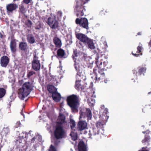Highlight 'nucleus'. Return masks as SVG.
I'll return each instance as SVG.
<instances>
[{"instance_id": "680f3d73", "label": "nucleus", "mask_w": 151, "mask_h": 151, "mask_svg": "<svg viewBox=\"0 0 151 151\" xmlns=\"http://www.w3.org/2000/svg\"><path fill=\"white\" fill-rule=\"evenodd\" d=\"M143 133L144 134H145V132H143Z\"/></svg>"}, {"instance_id": "f8f14e48", "label": "nucleus", "mask_w": 151, "mask_h": 151, "mask_svg": "<svg viewBox=\"0 0 151 151\" xmlns=\"http://www.w3.org/2000/svg\"><path fill=\"white\" fill-rule=\"evenodd\" d=\"M79 55V53H78L77 50H74L73 53L72 55V58L74 62V67H76L77 65H81V63L78 58V57L79 58L80 57V56Z\"/></svg>"}, {"instance_id": "a878e982", "label": "nucleus", "mask_w": 151, "mask_h": 151, "mask_svg": "<svg viewBox=\"0 0 151 151\" xmlns=\"http://www.w3.org/2000/svg\"><path fill=\"white\" fill-rule=\"evenodd\" d=\"M150 137L148 134H146L145 136V138L142 141V142L144 145H146L148 146L149 145V142L150 141Z\"/></svg>"}, {"instance_id": "4d7b16f0", "label": "nucleus", "mask_w": 151, "mask_h": 151, "mask_svg": "<svg viewBox=\"0 0 151 151\" xmlns=\"http://www.w3.org/2000/svg\"><path fill=\"white\" fill-rule=\"evenodd\" d=\"M149 45L151 47V40H150V42Z\"/></svg>"}, {"instance_id": "c756f323", "label": "nucleus", "mask_w": 151, "mask_h": 151, "mask_svg": "<svg viewBox=\"0 0 151 151\" xmlns=\"http://www.w3.org/2000/svg\"><path fill=\"white\" fill-rule=\"evenodd\" d=\"M27 10L22 4L19 6V12L22 14H25Z\"/></svg>"}, {"instance_id": "20e7f679", "label": "nucleus", "mask_w": 151, "mask_h": 151, "mask_svg": "<svg viewBox=\"0 0 151 151\" xmlns=\"http://www.w3.org/2000/svg\"><path fill=\"white\" fill-rule=\"evenodd\" d=\"M103 58H104L105 59H106L105 58L104 55H101V57H100L99 54L97 53L95 58V63L97 66H99L100 65H101L100 64H101V66L103 67V68L106 70L110 68L111 65L108 62L107 60H106L105 61H104L103 59Z\"/></svg>"}, {"instance_id": "7ed1b4c3", "label": "nucleus", "mask_w": 151, "mask_h": 151, "mask_svg": "<svg viewBox=\"0 0 151 151\" xmlns=\"http://www.w3.org/2000/svg\"><path fill=\"white\" fill-rule=\"evenodd\" d=\"M86 2L83 0H77L76 5L74 10L77 17H80L84 15L86 12L85 6L83 5Z\"/></svg>"}, {"instance_id": "3c124183", "label": "nucleus", "mask_w": 151, "mask_h": 151, "mask_svg": "<svg viewBox=\"0 0 151 151\" xmlns=\"http://www.w3.org/2000/svg\"><path fill=\"white\" fill-rule=\"evenodd\" d=\"M132 53L133 55L136 57H138L139 55V54H138L134 53L133 52Z\"/></svg>"}, {"instance_id": "a18cd8bd", "label": "nucleus", "mask_w": 151, "mask_h": 151, "mask_svg": "<svg viewBox=\"0 0 151 151\" xmlns=\"http://www.w3.org/2000/svg\"><path fill=\"white\" fill-rule=\"evenodd\" d=\"M31 1L32 0H23L22 2H23L26 4H28L30 3Z\"/></svg>"}, {"instance_id": "ddd939ff", "label": "nucleus", "mask_w": 151, "mask_h": 151, "mask_svg": "<svg viewBox=\"0 0 151 151\" xmlns=\"http://www.w3.org/2000/svg\"><path fill=\"white\" fill-rule=\"evenodd\" d=\"M76 37L80 41L85 44L90 39L86 35L81 33H78L76 34Z\"/></svg>"}, {"instance_id": "cd10ccee", "label": "nucleus", "mask_w": 151, "mask_h": 151, "mask_svg": "<svg viewBox=\"0 0 151 151\" xmlns=\"http://www.w3.org/2000/svg\"><path fill=\"white\" fill-rule=\"evenodd\" d=\"M138 71L137 72L138 74L139 75H141L142 74H144L145 73L147 68L145 67H142L140 66L139 67L137 68Z\"/></svg>"}, {"instance_id": "b1692460", "label": "nucleus", "mask_w": 151, "mask_h": 151, "mask_svg": "<svg viewBox=\"0 0 151 151\" xmlns=\"http://www.w3.org/2000/svg\"><path fill=\"white\" fill-rule=\"evenodd\" d=\"M16 145L19 148L23 147L24 144L22 143V139L20 137L18 138L15 142Z\"/></svg>"}, {"instance_id": "e2e57ef3", "label": "nucleus", "mask_w": 151, "mask_h": 151, "mask_svg": "<svg viewBox=\"0 0 151 151\" xmlns=\"http://www.w3.org/2000/svg\"><path fill=\"white\" fill-rule=\"evenodd\" d=\"M86 1H88L89 0H85Z\"/></svg>"}, {"instance_id": "13d9d810", "label": "nucleus", "mask_w": 151, "mask_h": 151, "mask_svg": "<svg viewBox=\"0 0 151 151\" xmlns=\"http://www.w3.org/2000/svg\"><path fill=\"white\" fill-rule=\"evenodd\" d=\"M138 151H149L148 150H139Z\"/></svg>"}, {"instance_id": "4c0bfd02", "label": "nucleus", "mask_w": 151, "mask_h": 151, "mask_svg": "<svg viewBox=\"0 0 151 151\" xmlns=\"http://www.w3.org/2000/svg\"><path fill=\"white\" fill-rule=\"evenodd\" d=\"M137 51L136 52L137 53H140L141 52L143 49L142 44L140 43L139 44V45L137 47Z\"/></svg>"}, {"instance_id": "69168bd1", "label": "nucleus", "mask_w": 151, "mask_h": 151, "mask_svg": "<svg viewBox=\"0 0 151 151\" xmlns=\"http://www.w3.org/2000/svg\"><path fill=\"white\" fill-rule=\"evenodd\" d=\"M140 55H142V53H140Z\"/></svg>"}, {"instance_id": "2f4dec72", "label": "nucleus", "mask_w": 151, "mask_h": 151, "mask_svg": "<svg viewBox=\"0 0 151 151\" xmlns=\"http://www.w3.org/2000/svg\"><path fill=\"white\" fill-rule=\"evenodd\" d=\"M100 64L101 65H100L99 66H97L98 68V72L97 73H99L100 75H105L104 71L105 70L103 68V67L101 66V64Z\"/></svg>"}, {"instance_id": "5fc2aeb1", "label": "nucleus", "mask_w": 151, "mask_h": 151, "mask_svg": "<svg viewBox=\"0 0 151 151\" xmlns=\"http://www.w3.org/2000/svg\"><path fill=\"white\" fill-rule=\"evenodd\" d=\"M3 35L1 33H0V38H3Z\"/></svg>"}, {"instance_id": "79ce46f5", "label": "nucleus", "mask_w": 151, "mask_h": 151, "mask_svg": "<svg viewBox=\"0 0 151 151\" xmlns=\"http://www.w3.org/2000/svg\"><path fill=\"white\" fill-rule=\"evenodd\" d=\"M48 151H57L56 147L52 145H51L48 149Z\"/></svg>"}, {"instance_id": "dca6fc26", "label": "nucleus", "mask_w": 151, "mask_h": 151, "mask_svg": "<svg viewBox=\"0 0 151 151\" xmlns=\"http://www.w3.org/2000/svg\"><path fill=\"white\" fill-rule=\"evenodd\" d=\"M9 61V58L6 56L4 55L2 57L1 59V65L2 67H6Z\"/></svg>"}, {"instance_id": "bb28decb", "label": "nucleus", "mask_w": 151, "mask_h": 151, "mask_svg": "<svg viewBox=\"0 0 151 151\" xmlns=\"http://www.w3.org/2000/svg\"><path fill=\"white\" fill-rule=\"evenodd\" d=\"M85 45H87L88 48L91 49H93L95 48V46L93 41L92 40L90 39Z\"/></svg>"}, {"instance_id": "9d476101", "label": "nucleus", "mask_w": 151, "mask_h": 151, "mask_svg": "<svg viewBox=\"0 0 151 151\" xmlns=\"http://www.w3.org/2000/svg\"><path fill=\"white\" fill-rule=\"evenodd\" d=\"M47 24L52 29H55L58 27V22L55 19V17H50L48 18Z\"/></svg>"}, {"instance_id": "39448f33", "label": "nucleus", "mask_w": 151, "mask_h": 151, "mask_svg": "<svg viewBox=\"0 0 151 151\" xmlns=\"http://www.w3.org/2000/svg\"><path fill=\"white\" fill-rule=\"evenodd\" d=\"M55 138L60 139L64 138L65 136L66 132L63 125L56 124L54 132Z\"/></svg>"}, {"instance_id": "473e14b6", "label": "nucleus", "mask_w": 151, "mask_h": 151, "mask_svg": "<svg viewBox=\"0 0 151 151\" xmlns=\"http://www.w3.org/2000/svg\"><path fill=\"white\" fill-rule=\"evenodd\" d=\"M86 110V116L88 119L91 120L92 118V113L90 109L89 108H87Z\"/></svg>"}, {"instance_id": "6ab92c4d", "label": "nucleus", "mask_w": 151, "mask_h": 151, "mask_svg": "<svg viewBox=\"0 0 151 151\" xmlns=\"http://www.w3.org/2000/svg\"><path fill=\"white\" fill-rule=\"evenodd\" d=\"M66 54L65 50L61 48L58 49L57 51V55L56 56L58 58H65Z\"/></svg>"}, {"instance_id": "412c9836", "label": "nucleus", "mask_w": 151, "mask_h": 151, "mask_svg": "<svg viewBox=\"0 0 151 151\" xmlns=\"http://www.w3.org/2000/svg\"><path fill=\"white\" fill-rule=\"evenodd\" d=\"M53 100L56 102L59 101L61 100V95L57 91L54 93L52 95Z\"/></svg>"}, {"instance_id": "37998d69", "label": "nucleus", "mask_w": 151, "mask_h": 151, "mask_svg": "<svg viewBox=\"0 0 151 151\" xmlns=\"http://www.w3.org/2000/svg\"><path fill=\"white\" fill-rule=\"evenodd\" d=\"M92 130L93 132L92 134L93 135H95L97 134H99V132L98 129L93 128Z\"/></svg>"}, {"instance_id": "5701e85b", "label": "nucleus", "mask_w": 151, "mask_h": 151, "mask_svg": "<svg viewBox=\"0 0 151 151\" xmlns=\"http://www.w3.org/2000/svg\"><path fill=\"white\" fill-rule=\"evenodd\" d=\"M27 39L28 42L30 44H33L35 41L34 37L32 34H29L27 36Z\"/></svg>"}, {"instance_id": "09e8293b", "label": "nucleus", "mask_w": 151, "mask_h": 151, "mask_svg": "<svg viewBox=\"0 0 151 151\" xmlns=\"http://www.w3.org/2000/svg\"><path fill=\"white\" fill-rule=\"evenodd\" d=\"M88 68H92L93 67V64L92 63H90L88 65Z\"/></svg>"}, {"instance_id": "72a5a7b5", "label": "nucleus", "mask_w": 151, "mask_h": 151, "mask_svg": "<svg viewBox=\"0 0 151 151\" xmlns=\"http://www.w3.org/2000/svg\"><path fill=\"white\" fill-rule=\"evenodd\" d=\"M6 90L4 88H0V99L2 98L5 95Z\"/></svg>"}, {"instance_id": "c9c22d12", "label": "nucleus", "mask_w": 151, "mask_h": 151, "mask_svg": "<svg viewBox=\"0 0 151 151\" xmlns=\"http://www.w3.org/2000/svg\"><path fill=\"white\" fill-rule=\"evenodd\" d=\"M70 135L71 136L73 140L75 141L77 139V135L76 133L71 132L70 134Z\"/></svg>"}, {"instance_id": "0eeeda50", "label": "nucleus", "mask_w": 151, "mask_h": 151, "mask_svg": "<svg viewBox=\"0 0 151 151\" xmlns=\"http://www.w3.org/2000/svg\"><path fill=\"white\" fill-rule=\"evenodd\" d=\"M84 109H82L80 110V116L79 119L80 121L78 122L77 125V129L78 131H81L86 128L87 126V123L85 121L81 120V119L82 118H85L86 115V113L84 112Z\"/></svg>"}, {"instance_id": "c85d7f7f", "label": "nucleus", "mask_w": 151, "mask_h": 151, "mask_svg": "<svg viewBox=\"0 0 151 151\" xmlns=\"http://www.w3.org/2000/svg\"><path fill=\"white\" fill-rule=\"evenodd\" d=\"M108 113V109L106 108H105L102 115V118L104 120H107L108 119L109 116L107 115V114Z\"/></svg>"}, {"instance_id": "1a4fd4ad", "label": "nucleus", "mask_w": 151, "mask_h": 151, "mask_svg": "<svg viewBox=\"0 0 151 151\" xmlns=\"http://www.w3.org/2000/svg\"><path fill=\"white\" fill-rule=\"evenodd\" d=\"M38 58V57L35 55L33 56V60L32 62V68L35 71H39L40 69L41 65Z\"/></svg>"}, {"instance_id": "c03bdc74", "label": "nucleus", "mask_w": 151, "mask_h": 151, "mask_svg": "<svg viewBox=\"0 0 151 151\" xmlns=\"http://www.w3.org/2000/svg\"><path fill=\"white\" fill-rule=\"evenodd\" d=\"M3 131L4 132L5 135H6L9 132V129L8 127L4 128Z\"/></svg>"}, {"instance_id": "052dcab7", "label": "nucleus", "mask_w": 151, "mask_h": 151, "mask_svg": "<svg viewBox=\"0 0 151 151\" xmlns=\"http://www.w3.org/2000/svg\"><path fill=\"white\" fill-rule=\"evenodd\" d=\"M33 147H34V148H36V146H35V145H33Z\"/></svg>"}, {"instance_id": "4468645a", "label": "nucleus", "mask_w": 151, "mask_h": 151, "mask_svg": "<svg viewBox=\"0 0 151 151\" xmlns=\"http://www.w3.org/2000/svg\"><path fill=\"white\" fill-rule=\"evenodd\" d=\"M18 7V5L16 4L11 3L8 4L6 6L7 13L9 14L12 13Z\"/></svg>"}, {"instance_id": "e433bc0d", "label": "nucleus", "mask_w": 151, "mask_h": 151, "mask_svg": "<svg viewBox=\"0 0 151 151\" xmlns=\"http://www.w3.org/2000/svg\"><path fill=\"white\" fill-rule=\"evenodd\" d=\"M25 24L28 27L30 28L32 27V22L30 20L27 19L25 21Z\"/></svg>"}, {"instance_id": "864d4df0", "label": "nucleus", "mask_w": 151, "mask_h": 151, "mask_svg": "<svg viewBox=\"0 0 151 151\" xmlns=\"http://www.w3.org/2000/svg\"><path fill=\"white\" fill-rule=\"evenodd\" d=\"M35 16L36 17H39V14L38 12H36L35 13Z\"/></svg>"}, {"instance_id": "de8ad7c7", "label": "nucleus", "mask_w": 151, "mask_h": 151, "mask_svg": "<svg viewBox=\"0 0 151 151\" xmlns=\"http://www.w3.org/2000/svg\"><path fill=\"white\" fill-rule=\"evenodd\" d=\"M21 124V123L19 121L16 124L15 127L16 128H17L19 127Z\"/></svg>"}, {"instance_id": "a19ab883", "label": "nucleus", "mask_w": 151, "mask_h": 151, "mask_svg": "<svg viewBox=\"0 0 151 151\" xmlns=\"http://www.w3.org/2000/svg\"><path fill=\"white\" fill-rule=\"evenodd\" d=\"M80 81H78L77 80L76 81L75 87L76 89L78 90H80V86H81L80 84Z\"/></svg>"}, {"instance_id": "7c9ffc66", "label": "nucleus", "mask_w": 151, "mask_h": 151, "mask_svg": "<svg viewBox=\"0 0 151 151\" xmlns=\"http://www.w3.org/2000/svg\"><path fill=\"white\" fill-rule=\"evenodd\" d=\"M47 89L49 92L52 93V94L54 93L57 91V89L55 86L52 85H50L47 87Z\"/></svg>"}, {"instance_id": "f704fd0d", "label": "nucleus", "mask_w": 151, "mask_h": 151, "mask_svg": "<svg viewBox=\"0 0 151 151\" xmlns=\"http://www.w3.org/2000/svg\"><path fill=\"white\" fill-rule=\"evenodd\" d=\"M69 124L71 128L73 129L76 126V123L73 119H70V120Z\"/></svg>"}, {"instance_id": "6e6552de", "label": "nucleus", "mask_w": 151, "mask_h": 151, "mask_svg": "<svg viewBox=\"0 0 151 151\" xmlns=\"http://www.w3.org/2000/svg\"><path fill=\"white\" fill-rule=\"evenodd\" d=\"M75 22L76 24H79L80 27L87 30L89 29L88 21L86 18H81V19L77 18Z\"/></svg>"}, {"instance_id": "bf43d9fd", "label": "nucleus", "mask_w": 151, "mask_h": 151, "mask_svg": "<svg viewBox=\"0 0 151 151\" xmlns=\"http://www.w3.org/2000/svg\"><path fill=\"white\" fill-rule=\"evenodd\" d=\"M147 148V147H146V148H145L144 147H143L142 148V150L144 149H146Z\"/></svg>"}, {"instance_id": "603ef678", "label": "nucleus", "mask_w": 151, "mask_h": 151, "mask_svg": "<svg viewBox=\"0 0 151 151\" xmlns=\"http://www.w3.org/2000/svg\"><path fill=\"white\" fill-rule=\"evenodd\" d=\"M132 72L133 74H135L137 75V74H138L137 72V70L135 69L133 70Z\"/></svg>"}, {"instance_id": "0e129e2a", "label": "nucleus", "mask_w": 151, "mask_h": 151, "mask_svg": "<svg viewBox=\"0 0 151 151\" xmlns=\"http://www.w3.org/2000/svg\"><path fill=\"white\" fill-rule=\"evenodd\" d=\"M79 44L80 45H81V43L80 42V43H79Z\"/></svg>"}, {"instance_id": "f03ea898", "label": "nucleus", "mask_w": 151, "mask_h": 151, "mask_svg": "<svg viewBox=\"0 0 151 151\" xmlns=\"http://www.w3.org/2000/svg\"><path fill=\"white\" fill-rule=\"evenodd\" d=\"M66 101L68 105L71 108L72 112H78L80 104L79 96L75 94L71 95L67 97Z\"/></svg>"}, {"instance_id": "ea45409f", "label": "nucleus", "mask_w": 151, "mask_h": 151, "mask_svg": "<svg viewBox=\"0 0 151 151\" xmlns=\"http://www.w3.org/2000/svg\"><path fill=\"white\" fill-rule=\"evenodd\" d=\"M42 24L40 22H38L36 24L35 29H36L40 30L42 27Z\"/></svg>"}, {"instance_id": "393cba45", "label": "nucleus", "mask_w": 151, "mask_h": 151, "mask_svg": "<svg viewBox=\"0 0 151 151\" xmlns=\"http://www.w3.org/2000/svg\"><path fill=\"white\" fill-rule=\"evenodd\" d=\"M107 120H105L103 119V120H100L97 122L96 124V126L98 128H102L104 125Z\"/></svg>"}, {"instance_id": "58836bf2", "label": "nucleus", "mask_w": 151, "mask_h": 151, "mask_svg": "<svg viewBox=\"0 0 151 151\" xmlns=\"http://www.w3.org/2000/svg\"><path fill=\"white\" fill-rule=\"evenodd\" d=\"M35 73H36L33 70H30L29 71H28L27 74V77L28 78H29L31 76H32Z\"/></svg>"}, {"instance_id": "423d86ee", "label": "nucleus", "mask_w": 151, "mask_h": 151, "mask_svg": "<svg viewBox=\"0 0 151 151\" xmlns=\"http://www.w3.org/2000/svg\"><path fill=\"white\" fill-rule=\"evenodd\" d=\"M80 65L76 66L75 68L77 72L76 76L77 80L81 82L85 81L86 77L83 67L82 65Z\"/></svg>"}, {"instance_id": "f3484780", "label": "nucleus", "mask_w": 151, "mask_h": 151, "mask_svg": "<svg viewBox=\"0 0 151 151\" xmlns=\"http://www.w3.org/2000/svg\"><path fill=\"white\" fill-rule=\"evenodd\" d=\"M10 47L11 52L13 53L16 52L17 51V43L15 39H12L11 41Z\"/></svg>"}, {"instance_id": "49530a36", "label": "nucleus", "mask_w": 151, "mask_h": 151, "mask_svg": "<svg viewBox=\"0 0 151 151\" xmlns=\"http://www.w3.org/2000/svg\"><path fill=\"white\" fill-rule=\"evenodd\" d=\"M37 136H34L33 137L32 139H31V143H34L35 141V139H37Z\"/></svg>"}, {"instance_id": "6e6d98bb", "label": "nucleus", "mask_w": 151, "mask_h": 151, "mask_svg": "<svg viewBox=\"0 0 151 151\" xmlns=\"http://www.w3.org/2000/svg\"><path fill=\"white\" fill-rule=\"evenodd\" d=\"M141 32H139L137 33V35H141Z\"/></svg>"}, {"instance_id": "a211bd4d", "label": "nucleus", "mask_w": 151, "mask_h": 151, "mask_svg": "<svg viewBox=\"0 0 151 151\" xmlns=\"http://www.w3.org/2000/svg\"><path fill=\"white\" fill-rule=\"evenodd\" d=\"M19 48L20 50L25 52L27 51L29 48L27 43L24 42H19Z\"/></svg>"}, {"instance_id": "f257e3e1", "label": "nucleus", "mask_w": 151, "mask_h": 151, "mask_svg": "<svg viewBox=\"0 0 151 151\" xmlns=\"http://www.w3.org/2000/svg\"><path fill=\"white\" fill-rule=\"evenodd\" d=\"M34 81L25 82L22 87L19 89V97L22 100L27 96L33 90L34 87Z\"/></svg>"}, {"instance_id": "8fccbe9b", "label": "nucleus", "mask_w": 151, "mask_h": 151, "mask_svg": "<svg viewBox=\"0 0 151 151\" xmlns=\"http://www.w3.org/2000/svg\"><path fill=\"white\" fill-rule=\"evenodd\" d=\"M29 134L30 136L32 137L33 136V134L32 131H29L27 134V135Z\"/></svg>"}, {"instance_id": "aec40b11", "label": "nucleus", "mask_w": 151, "mask_h": 151, "mask_svg": "<svg viewBox=\"0 0 151 151\" xmlns=\"http://www.w3.org/2000/svg\"><path fill=\"white\" fill-rule=\"evenodd\" d=\"M78 149L79 151H87L86 146L83 141H80L79 142Z\"/></svg>"}, {"instance_id": "2eb2a0df", "label": "nucleus", "mask_w": 151, "mask_h": 151, "mask_svg": "<svg viewBox=\"0 0 151 151\" xmlns=\"http://www.w3.org/2000/svg\"><path fill=\"white\" fill-rule=\"evenodd\" d=\"M65 116L61 113H60L56 124L60 125L63 126V124H67V122L65 121Z\"/></svg>"}, {"instance_id": "4be33fe9", "label": "nucleus", "mask_w": 151, "mask_h": 151, "mask_svg": "<svg viewBox=\"0 0 151 151\" xmlns=\"http://www.w3.org/2000/svg\"><path fill=\"white\" fill-rule=\"evenodd\" d=\"M53 41L56 47L58 48H60L61 47L62 42L59 38L56 37H54L53 39Z\"/></svg>"}, {"instance_id": "9b49d317", "label": "nucleus", "mask_w": 151, "mask_h": 151, "mask_svg": "<svg viewBox=\"0 0 151 151\" xmlns=\"http://www.w3.org/2000/svg\"><path fill=\"white\" fill-rule=\"evenodd\" d=\"M97 68H94L93 69V73L95 75L96 82H103L104 81L105 83H106L105 80V75H100L99 73H97Z\"/></svg>"}, {"instance_id": "338daca9", "label": "nucleus", "mask_w": 151, "mask_h": 151, "mask_svg": "<svg viewBox=\"0 0 151 151\" xmlns=\"http://www.w3.org/2000/svg\"><path fill=\"white\" fill-rule=\"evenodd\" d=\"M81 89H83V88L81 87Z\"/></svg>"}]
</instances>
